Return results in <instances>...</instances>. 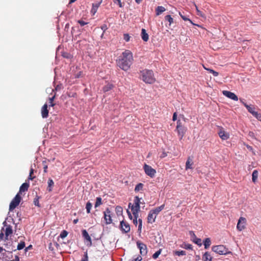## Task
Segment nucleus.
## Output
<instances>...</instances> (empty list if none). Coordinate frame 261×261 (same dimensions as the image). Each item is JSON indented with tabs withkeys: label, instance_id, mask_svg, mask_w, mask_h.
Returning <instances> with one entry per match:
<instances>
[{
	"label": "nucleus",
	"instance_id": "f257e3e1",
	"mask_svg": "<svg viewBox=\"0 0 261 261\" xmlns=\"http://www.w3.org/2000/svg\"><path fill=\"white\" fill-rule=\"evenodd\" d=\"M134 61L132 52L125 49L116 60L117 66L122 70L126 71L130 68Z\"/></svg>",
	"mask_w": 261,
	"mask_h": 261
},
{
	"label": "nucleus",
	"instance_id": "f03ea898",
	"mask_svg": "<svg viewBox=\"0 0 261 261\" xmlns=\"http://www.w3.org/2000/svg\"><path fill=\"white\" fill-rule=\"evenodd\" d=\"M140 79L146 84H151L155 82V79L151 70L145 69L140 72Z\"/></svg>",
	"mask_w": 261,
	"mask_h": 261
},
{
	"label": "nucleus",
	"instance_id": "7ed1b4c3",
	"mask_svg": "<svg viewBox=\"0 0 261 261\" xmlns=\"http://www.w3.org/2000/svg\"><path fill=\"white\" fill-rule=\"evenodd\" d=\"M134 204L132 205L131 203L128 204V207L131 208L133 215H138V213L140 210V199L138 196H136L134 198Z\"/></svg>",
	"mask_w": 261,
	"mask_h": 261
},
{
	"label": "nucleus",
	"instance_id": "20e7f679",
	"mask_svg": "<svg viewBox=\"0 0 261 261\" xmlns=\"http://www.w3.org/2000/svg\"><path fill=\"white\" fill-rule=\"evenodd\" d=\"M213 252L220 255L231 254V252L229 251L224 245L213 246Z\"/></svg>",
	"mask_w": 261,
	"mask_h": 261
},
{
	"label": "nucleus",
	"instance_id": "39448f33",
	"mask_svg": "<svg viewBox=\"0 0 261 261\" xmlns=\"http://www.w3.org/2000/svg\"><path fill=\"white\" fill-rule=\"evenodd\" d=\"M176 130L177 132L178 135L179 137V140H182L187 131V128L181 125V122L179 120L177 121Z\"/></svg>",
	"mask_w": 261,
	"mask_h": 261
},
{
	"label": "nucleus",
	"instance_id": "423d86ee",
	"mask_svg": "<svg viewBox=\"0 0 261 261\" xmlns=\"http://www.w3.org/2000/svg\"><path fill=\"white\" fill-rule=\"evenodd\" d=\"M21 200V197L19 193H17L15 197L12 199L9 205V211H12L15 209L19 204Z\"/></svg>",
	"mask_w": 261,
	"mask_h": 261
},
{
	"label": "nucleus",
	"instance_id": "0eeeda50",
	"mask_svg": "<svg viewBox=\"0 0 261 261\" xmlns=\"http://www.w3.org/2000/svg\"><path fill=\"white\" fill-rule=\"evenodd\" d=\"M143 169L145 174L148 176H150L151 178L154 177L156 174V170L152 168L150 166L145 164Z\"/></svg>",
	"mask_w": 261,
	"mask_h": 261
},
{
	"label": "nucleus",
	"instance_id": "6e6552de",
	"mask_svg": "<svg viewBox=\"0 0 261 261\" xmlns=\"http://www.w3.org/2000/svg\"><path fill=\"white\" fill-rule=\"evenodd\" d=\"M104 220L106 224H110L112 223V219L111 217V212L109 208H107L103 212Z\"/></svg>",
	"mask_w": 261,
	"mask_h": 261
},
{
	"label": "nucleus",
	"instance_id": "1a4fd4ad",
	"mask_svg": "<svg viewBox=\"0 0 261 261\" xmlns=\"http://www.w3.org/2000/svg\"><path fill=\"white\" fill-rule=\"evenodd\" d=\"M246 223V220L245 218L240 217L239 219L237 228L238 230L242 231L245 228V225Z\"/></svg>",
	"mask_w": 261,
	"mask_h": 261
},
{
	"label": "nucleus",
	"instance_id": "9d476101",
	"mask_svg": "<svg viewBox=\"0 0 261 261\" xmlns=\"http://www.w3.org/2000/svg\"><path fill=\"white\" fill-rule=\"evenodd\" d=\"M218 134L220 138L223 140H226L229 137V133L226 132L223 128L218 127Z\"/></svg>",
	"mask_w": 261,
	"mask_h": 261
},
{
	"label": "nucleus",
	"instance_id": "9b49d317",
	"mask_svg": "<svg viewBox=\"0 0 261 261\" xmlns=\"http://www.w3.org/2000/svg\"><path fill=\"white\" fill-rule=\"evenodd\" d=\"M137 245L138 248L140 249V254L142 255H145L147 254V247L145 244L140 241L137 242Z\"/></svg>",
	"mask_w": 261,
	"mask_h": 261
},
{
	"label": "nucleus",
	"instance_id": "f8f14e48",
	"mask_svg": "<svg viewBox=\"0 0 261 261\" xmlns=\"http://www.w3.org/2000/svg\"><path fill=\"white\" fill-rule=\"evenodd\" d=\"M222 93L224 96L234 101H237L238 100V96L233 92L226 90H223L222 91Z\"/></svg>",
	"mask_w": 261,
	"mask_h": 261
},
{
	"label": "nucleus",
	"instance_id": "ddd939ff",
	"mask_svg": "<svg viewBox=\"0 0 261 261\" xmlns=\"http://www.w3.org/2000/svg\"><path fill=\"white\" fill-rule=\"evenodd\" d=\"M120 226L121 230L122 232L127 233L130 231V226L127 222L122 221L120 222Z\"/></svg>",
	"mask_w": 261,
	"mask_h": 261
},
{
	"label": "nucleus",
	"instance_id": "4468645a",
	"mask_svg": "<svg viewBox=\"0 0 261 261\" xmlns=\"http://www.w3.org/2000/svg\"><path fill=\"white\" fill-rule=\"evenodd\" d=\"M82 236H83V238H84V239L87 242H88L87 245L89 247L91 246L92 245V240H91V237L89 235V234L87 232V231H86V230H85V229L83 230L82 231Z\"/></svg>",
	"mask_w": 261,
	"mask_h": 261
},
{
	"label": "nucleus",
	"instance_id": "2eb2a0df",
	"mask_svg": "<svg viewBox=\"0 0 261 261\" xmlns=\"http://www.w3.org/2000/svg\"><path fill=\"white\" fill-rule=\"evenodd\" d=\"M240 101L243 104V105L246 108L247 110L249 113H250L252 115H253L254 113H255L256 111H255V108L254 106L248 105L246 103H245L243 99H240Z\"/></svg>",
	"mask_w": 261,
	"mask_h": 261
},
{
	"label": "nucleus",
	"instance_id": "dca6fc26",
	"mask_svg": "<svg viewBox=\"0 0 261 261\" xmlns=\"http://www.w3.org/2000/svg\"><path fill=\"white\" fill-rule=\"evenodd\" d=\"M190 234L192 238L193 242L199 246H202V240L201 239L197 238L193 231H190Z\"/></svg>",
	"mask_w": 261,
	"mask_h": 261
},
{
	"label": "nucleus",
	"instance_id": "f3484780",
	"mask_svg": "<svg viewBox=\"0 0 261 261\" xmlns=\"http://www.w3.org/2000/svg\"><path fill=\"white\" fill-rule=\"evenodd\" d=\"M41 116L43 118H46L48 116V110L46 103L44 104L41 108Z\"/></svg>",
	"mask_w": 261,
	"mask_h": 261
},
{
	"label": "nucleus",
	"instance_id": "a211bd4d",
	"mask_svg": "<svg viewBox=\"0 0 261 261\" xmlns=\"http://www.w3.org/2000/svg\"><path fill=\"white\" fill-rule=\"evenodd\" d=\"M156 216L152 213L150 211L147 216V222L149 223H152L155 222Z\"/></svg>",
	"mask_w": 261,
	"mask_h": 261
},
{
	"label": "nucleus",
	"instance_id": "6ab92c4d",
	"mask_svg": "<svg viewBox=\"0 0 261 261\" xmlns=\"http://www.w3.org/2000/svg\"><path fill=\"white\" fill-rule=\"evenodd\" d=\"M29 186L30 185L29 183L24 182L22 184L19 188V191L18 193L20 195V193L27 191L28 190Z\"/></svg>",
	"mask_w": 261,
	"mask_h": 261
},
{
	"label": "nucleus",
	"instance_id": "aec40b11",
	"mask_svg": "<svg viewBox=\"0 0 261 261\" xmlns=\"http://www.w3.org/2000/svg\"><path fill=\"white\" fill-rule=\"evenodd\" d=\"M165 207V204H163L161 206L157 207L153 210H151V211L152 213L154 214L156 216H157L159 213L162 211Z\"/></svg>",
	"mask_w": 261,
	"mask_h": 261
},
{
	"label": "nucleus",
	"instance_id": "412c9836",
	"mask_svg": "<svg viewBox=\"0 0 261 261\" xmlns=\"http://www.w3.org/2000/svg\"><path fill=\"white\" fill-rule=\"evenodd\" d=\"M141 38L145 42L147 41L149 39V36L144 29H142L141 30Z\"/></svg>",
	"mask_w": 261,
	"mask_h": 261
},
{
	"label": "nucleus",
	"instance_id": "4be33fe9",
	"mask_svg": "<svg viewBox=\"0 0 261 261\" xmlns=\"http://www.w3.org/2000/svg\"><path fill=\"white\" fill-rule=\"evenodd\" d=\"M100 3H101V2L99 3H98V4H92V8L91 10V13L93 15H94L96 13V12H97V9L98 8V7H99Z\"/></svg>",
	"mask_w": 261,
	"mask_h": 261
},
{
	"label": "nucleus",
	"instance_id": "5701e85b",
	"mask_svg": "<svg viewBox=\"0 0 261 261\" xmlns=\"http://www.w3.org/2000/svg\"><path fill=\"white\" fill-rule=\"evenodd\" d=\"M47 184H48L47 190L49 192H51L53 190V187L54 186V182L52 179L49 178L48 180Z\"/></svg>",
	"mask_w": 261,
	"mask_h": 261
},
{
	"label": "nucleus",
	"instance_id": "b1692460",
	"mask_svg": "<svg viewBox=\"0 0 261 261\" xmlns=\"http://www.w3.org/2000/svg\"><path fill=\"white\" fill-rule=\"evenodd\" d=\"M166 11V9L163 6H158L156 9V14L157 15H160L162 13Z\"/></svg>",
	"mask_w": 261,
	"mask_h": 261
},
{
	"label": "nucleus",
	"instance_id": "393cba45",
	"mask_svg": "<svg viewBox=\"0 0 261 261\" xmlns=\"http://www.w3.org/2000/svg\"><path fill=\"white\" fill-rule=\"evenodd\" d=\"M113 87L114 86L113 84L109 83L103 87L102 90L104 92H106L111 90Z\"/></svg>",
	"mask_w": 261,
	"mask_h": 261
},
{
	"label": "nucleus",
	"instance_id": "a878e982",
	"mask_svg": "<svg viewBox=\"0 0 261 261\" xmlns=\"http://www.w3.org/2000/svg\"><path fill=\"white\" fill-rule=\"evenodd\" d=\"M13 232L12 226L10 225H8L6 227V231H5V235L7 237L11 234Z\"/></svg>",
	"mask_w": 261,
	"mask_h": 261
},
{
	"label": "nucleus",
	"instance_id": "bb28decb",
	"mask_svg": "<svg viewBox=\"0 0 261 261\" xmlns=\"http://www.w3.org/2000/svg\"><path fill=\"white\" fill-rule=\"evenodd\" d=\"M192 165H193L192 160L190 158H189L188 160L186 162V169H192Z\"/></svg>",
	"mask_w": 261,
	"mask_h": 261
},
{
	"label": "nucleus",
	"instance_id": "cd10ccee",
	"mask_svg": "<svg viewBox=\"0 0 261 261\" xmlns=\"http://www.w3.org/2000/svg\"><path fill=\"white\" fill-rule=\"evenodd\" d=\"M212 257L207 252H205L202 257L203 261H212Z\"/></svg>",
	"mask_w": 261,
	"mask_h": 261
},
{
	"label": "nucleus",
	"instance_id": "c85d7f7f",
	"mask_svg": "<svg viewBox=\"0 0 261 261\" xmlns=\"http://www.w3.org/2000/svg\"><path fill=\"white\" fill-rule=\"evenodd\" d=\"M203 244H204V248L205 249L208 248L210 246L211 244V239L210 238H206L203 241Z\"/></svg>",
	"mask_w": 261,
	"mask_h": 261
},
{
	"label": "nucleus",
	"instance_id": "c756f323",
	"mask_svg": "<svg viewBox=\"0 0 261 261\" xmlns=\"http://www.w3.org/2000/svg\"><path fill=\"white\" fill-rule=\"evenodd\" d=\"M165 20L169 23V25H171L173 23V19L170 15H167L165 16Z\"/></svg>",
	"mask_w": 261,
	"mask_h": 261
},
{
	"label": "nucleus",
	"instance_id": "7c9ffc66",
	"mask_svg": "<svg viewBox=\"0 0 261 261\" xmlns=\"http://www.w3.org/2000/svg\"><path fill=\"white\" fill-rule=\"evenodd\" d=\"M252 180L253 182H255L258 177V171L256 170H254L252 174Z\"/></svg>",
	"mask_w": 261,
	"mask_h": 261
},
{
	"label": "nucleus",
	"instance_id": "2f4dec72",
	"mask_svg": "<svg viewBox=\"0 0 261 261\" xmlns=\"http://www.w3.org/2000/svg\"><path fill=\"white\" fill-rule=\"evenodd\" d=\"M174 255L177 256H182L186 255V252L184 250L181 251H173Z\"/></svg>",
	"mask_w": 261,
	"mask_h": 261
},
{
	"label": "nucleus",
	"instance_id": "473e14b6",
	"mask_svg": "<svg viewBox=\"0 0 261 261\" xmlns=\"http://www.w3.org/2000/svg\"><path fill=\"white\" fill-rule=\"evenodd\" d=\"M56 94L55 93L53 97H50L49 98V107H53L55 106V103L54 102V100L56 97Z\"/></svg>",
	"mask_w": 261,
	"mask_h": 261
},
{
	"label": "nucleus",
	"instance_id": "72a5a7b5",
	"mask_svg": "<svg viewBox=\"0 0 261 261\" xmlns=\"http://www.w3.org/2000/svg\"><path fill=\"white\" fill-rule=\"evenodd\" d=\"M102 204V199L101 197H98L96 199V202L95 203V207L99 206Z\"/></svg>",
	"mask_w": 261,
	"mask_h": 261
},
{
	"label": "nucleus",
	"instance_id": "f704fd0d",
	"mask_svg": "<svg viewBox=\"0 0 261 261\" xmlns=\"http://www.w3.org/2000/svg\"><path fill=\"white\" fill-rule=\"evenodd\" d=\"M92 203L88 201L87 203H86V211H87V213H90V211H91V209L92 208Z\"/></svg>",
	"mask_w": 261,
	"mask_h": 261
},
{
	"label": "nucleus",
	"instance_id": "c9c22d12",
	"mask_svg": "<svg viewBox=\"0 0 261 261\" xmlns=\"http://www.w3.org/2000/svg\"><path fill=\"white\" fill-rule=\"evenodd\" d=\"M143 187V184L142 183H139L136 186L135 188V191L138 192L140 190H142Z\"/></svg>",
	"mask_w": 261,
	"mask_h": 261
},
{
	"label": "nucleus",
	"instance_id": "e433bc0d",
	"mask_svg": "<svg viewBox=\"0 0 261 261\" xmlns=\"http://www.w3.org/2000/svg\"><path fill=\"white\" fill-rule=\"evenodd\" d=\"M33 173H34V169L31 168L30 169V174H29V176L28 177V179L29 180H32L36 177L35 176L32 175L33 174Z\"/></svg>",
	"mask_w": 261,
	"mask_h": 261
},
{
	"label": "nucleus",
	"instance_id": "4c0bfd02",
	"mask_svg": "<svg viewBox=\"0 0 261 261\" xmlns=\"http://www.w3.org/2000/svg\"><path fill=\"white\" fill-rule=\"evenodd\" d=\"M162 252V249H160L158 251L155 252L152 255V257L153 259H156L158 256L161 254Z\"/></svg>",
	"mask_w": 261,
	"mask_h": 261
},
{
	"label": "nucleus",
	"instance_id": "58836bf2",
	"mask_svg": "<svg viewBox=\"0 0 261 261\" xmlns=\"http://www.w3.org/2000/svg\"><path fill=\"white\" fill-rule=\"evenodd\" d=\"M116 213L117 214V215L121 214L122 213V211H123L122 207H121L120 206H117L116 207Z\"/></svg>",
	"mask_w": 261,
	"mask_h": 261
},
{
	"label": "nucleus",
	"instance_id": "ea45409f",
	"mask_svg": "<svg viewBox=\"0 0 261 261\" xmlns=\"http://www.w3.org/2000/svg\"><path fill=\"white\" fill-rule=\"evenodd\" d=\"M24 247H25V243L24 242H21L20 243H19L18 244L17 249L18 250H21V249H23Z\"/></svg>",
	"mask_w": 261,
	"mask_h": 261
},
{
	"label": "nucleus",
	"instance_id": "a19ab883",
	"mask_svg": "<svg viewBox=\"0 0 261 261\" xmlns=\"http://www.w3.org/2000/svg\"><path fill=\"white\" fill-rule=\"evenodd\" d=\"M123 39L125 40L126 42H128L130 40V36L127 33H125L123 34Z\"/></svg>",
	"mask_w": 261,
	"mask_h": 261
},
{
	"label": "nucleus",
	"instance_id": "79ce46f5",
	"mask_svg": "<svg viewBox=\"0 0 261 261\" xmlns=\"http://www.w3.org/2000/svg\"><path fill=\"white\" fill-rule=\"evenodd\" d=\"M67 234H68V232L66 230H63L61 232V233H60V237L61 238L64 239L67 237Z\"/></svg>",
	"mask_w": 261,
	"mask_h": 261
},
{
	"label": "nucleus",
	"instance_id": "37998d69",
	"mask_svg": "<svg viewBox=\"0 0 261 261\" xmlns=\"http://www.w3.org/2000/svg\"><path fill=\"white\" fill-rule=\"evenodd\" d=\"M255 117L258 121L261 122V114L258 113L257 112L253 114V115Z\"/></svg>",
	"mask_w": 261,
	"mask_h": 261
},
{
	"label": "nucleus",
	"instance_id": "c03bdc74",
	"mask_svg": "<svg viewBox=\"0 0 261 261\" xmlns=\"http://www.w3.org/2000/svg\"><path fill=\"white\" fill-rule=\"evenodd\" d=\"M138 221H139V224L138 231V232H139V233H141V230H142V220L141 219H139Z\"/></svg>",
	"mask_w": 261,
	"mask_h": 261
},
{
	"label": "nucleus",
	"instance_id": "a18cd8bd",
	"mask_svg": "<svg viewBox=\"0 0 261 261\" xmlns=\"http://www.w3.org/2000/svg\"><path fill=\"white\" fill-rule=\"evenodd\" d=\"M134 216V219H133V223L136 225L137 226V224H138V220H137V219H138V215H133Z\"/></svg>",
	"mask_w": 261,
	"mask_h": 261
},
{
	"label": "nucleus",
	"instance_id": "49530a36",
	"mask_svg": "<svg viewBox=\"0 0 261 261\" xmlns=\"http://www.w3.org/2000/svg\"><path fill=\"white\" fill-rule=\"evenodd\" d=\"M81 261H88V256L87 251L84 253V257L82 259Z\"/></svg>",
	"mask_w": 261,
	"mask_h": 261
},
{
	"label": "nucleus",
	"instance_id": "de8ad7c7",
	"mask_svg": "<svg viewBox=\"0 0 261 261\" xmlns=\"http://www.w3.org/2000/svg\"><path fill=\"white\" fill-rule=\"evenodd\" d=\"M179 15L180 16H181V17L182 18L183 20H185V21H187V20H188L191 23H193L192 21L189 18H188L187 17H186L185 16H183L180 12H179Z\"/></svg>",
	"mask_w": 261,
	"mask_h": 261
},
{
	"label": "nucleus",
	"instance_id": "09e8293b",
	"mask_svg": "<svg viewBox=\"0 0 261 261\" xmlns=\"http://www.w3.org/2000/svg\"><path fill=\"white\" fill-rule=\"evenodd\" d=\"M77 23H79L81 26H84L88 23V22H85L82 20H77Z\"/></svg>",
	"mask_w": 261,
	"mask_h": 261
},
{
	"label": "nucleus",
	"instance_id": "8fccbe9b",
	"mask_svg": "<svg viewBox=\"0 0 261 261\" xmlns=\"http://www.w3.org/2000/svg\"><path fill=\"white\" fill-rule=\"evenodd\" d=\"M113 2L114 3H116L117 2L120 8L123 7V5L121 2V0H113Z\"/></svg>",
	"mask_w": 261,
	"mask_h": 261
},
{
	"label": "nucleus",
	"instance_id": "3c124183",
	"mask_svg": "<svg viewBox=\"0 0 261 261\" xmlns=\"http://www.w3.org/2000/svg\"><path fill=\"white\" fill-rule=\"evenodd\" d=\"M183 247L186 249H192V245L189 244H185V246Z\"/></svg>",
	"mask_w": 261,
	"mask_h": 261
},
{
	"label": "nucleus",
	"instance_id": "603ef678",
	"mask_svg": "<svg viewBox=\"0 0 261 261\" xmlns=\"http://www.w3.org/2000/svg\"><path fill=\"white\" fill-rule=\"evenodd\" d=\"M101 29L105 32L108 29V27L106 24H103L101 26Z\"/></svg>",
	"mask_w": 261,
	"mask_h": 261
},
{
	"label": "nucleus",
	"instance_id": "864d4df0",
	"mask_svg": "<svg viewBox=\"0 0 261 261\" xmlns=\"http://www.w3.org/2000/svg\"><path fill=\"white\" fill-rule=\"evenodd\" d=\"M142 258L141 256L139 255L137 258L132 260V261H141Z\"/></svg>",
	"mask_w": 261,
	"mask_h": 261
},
{
	"label": "nucleus",
	"instance_id": "5fc2aeb1",
	"mask_svg": "<svg viewBox=\"0 0 261 261\" xmlns=\"http://www.w3.org/2000/svg\"><path fill=\"white\" fill-rule=\"evenodd\" d=\"M127 213L129 218L132 220L133 219V216H132L130 212L128 210H127Z\"/></svg>",
	"mask_w": 261,
	"mask_h": 261
},
{
	"label": "nucleus",
	"instance_id": "6e6d98bb",
	"mask_svg": "<svg viewBox=\"0 0 261 261\" xmlns=\"http://www.w3.org/2000/svg\"><path fill=\"white\" fill-rule=\"evenodd\" d=\"M47 165L44 164L43 165V170H44V172L45 173H46L47 172Z\"/></svg>",
	"mask_w": 261,
	"mask_h": 261
},
{
	"label": "nucleus",
	"instance_id": "4d7b16f0",
	"mask_svg": "<svg viewBox=\"0 0 261 261\" xmlns=\"http://www.w3.org/2000/svg\"><path fill=\"white\" fill-rule=\"evenodd\" d=\"M177 119V114L176 113H174L173 115L172 120L173 121H175Z\"/></svg>",
	"mask_w": 261,
	"mask_h": 261
},
{
	"label": "nucleus",
	"instance_id": "13d9d810",
	"mask_svg": "<svg viewBox=\"0 0 261 261\" xmlns=\"http://www.w3.org/2000/svg\"><path fill=\"white\" fill-rule=\"evenodd\" d=\"M34 204L35 205L39 206V200L38 199H35L34 201Z\"/></svg>",
	"mask_w": 261,
	"mask_h": 261
},
{
	"label": "nucleus",
	"instance_id": "bf43d9fd",
	"mask_svg": "<svg viewBox=\"0 0 261 261\" xmlns=\"http://www.w3.org/2000/svg\"><path fill=\"white\" fill-rule=\"evenodd\" d=\"M61 86H60V85H57V86L56 87V88H55V90L56 91H58V90H60V89H61Z\"/></svg>",
	"mask_w": 261,
	"mask_h": 261
},
{
	"label": "nucleus",
	"instance_id": "052dcab7",
	"mask_svg": "<svg viewBox=\"0 0 261 261\" xmlns=\"http://www.w3.org/2000/svg\"><path fill=\"white\" fill-rule=\"evenodd\" d=\"M167 156V153L165 152H163L161 156V158H163Z\"/></svg>",
	"mask_w": 261,
	"mask_h": 261
},
{
	"label": "nucleus",
	"instance_id": "680f3d73",
	"mask_svg": "<svg viewBox=\"0 0 261 261\" xmlns=\"http://www.w3.org/2000/svg\"><path fill=\"white\" fill-rule=\"evenodd\" d=\"M219 74L218 72L213 70V76H217Z\"/></svg>",
	"mask_w": 261,
	"mask_h": 261
},
{
	"label": "nucleus",
	"instance_id": "e2e57ef3",
	"mask_svg": "<svg viewBox=\"0 0 261 261\" xmlns=\"http://www.w3.org/2000/svg\"><path fill=\"white\" fill-rule=\"evenodd\" d=\"M79 221V219H74L73 220V223L75 224L77 223V222Z\"/></svg>",
	"mask_w": 261,
	"mask_h": 261
},
{
	"label": "nucleus",
	"instance_id": "0e129e2a",
	"mask_svg": "<svg viewBox=\"0 0 261 261\" xmlns=\"http://www.w3.org/2000/svg\"><path fill=\"white\" fill-rule=\"evenodd\" d=\"M203 67H204L205 69H206V70H209V71H210V72H212V69H210V68H206L204 66H203Z\"/></svg>",
	"mask_w": 261,
	"mask_h": 261
},
{
	"label": "nucleus",
	"instance_id": "69168bd1",
	"mask_svg": "<svg viewBox=\"0 0 261 261\" xmlns=\"http://www.w3.org/2000/svg\"><path fill=\"white\" fill-rule=\"evenodd\" d=\"M142 1V0H135V2H136L137 4H140Z\"/></svg>",
	"mask_w": 261,
	"mask_h": 261
},
{
	"label": "nucleus",
	"instance_id": "338daca9",
	"mask_svg": "<svg viewBox=\"0 0 261 261\" xmlns=\"http://www.w3.org/2000/svg\"><path fill=\"white\" fill-rule=\"evenodd\" d=\"M76 0H70L69 1V4H72L73 3H74V2H75Z\"/></svg>",
	"mask_w": 261,
	"mask_h": 261
},
{
	"label": "nucleus",
	"instance_id": "774afa93",
	"mask_svg": "<svg viewBox=\"0 0 261 261\" xmlns=\"http://www.w3.org/2000/svg\"><path fill=\"white\" fill-rule=\"evenodd\" d=\"M3 236L4 234L3 233H0V237L1 238V239H3Z\"/></svg>",
	"mask_w": 261,
	"mask_h": 261
}]
</instances>
